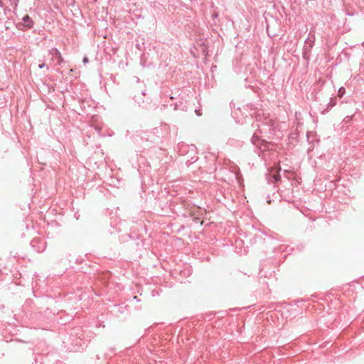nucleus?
<instances>
[{
  "label": "nucleus",
  "mask_w": 364,
  "mask_h": 364,
  "mask_svg": "<svg viewBox=\"0 0 364 364\" xmlns=\"http://www.w3.org/2000/svg\"><path fill=\"white\" fill-rule=\"evenodd\" d=\"M256 120L258 122H261V124H257L260 132H267L274 129V120L270 117L269 113H266L264 111L259 110L255 114Z\"/></svg>",
  "instance_id": "1"
},
{
  "label": "nucleus",
  "mask_w": 364,
  "mask_h": 364,
  "mask_svg": "<svg viewBox=\"0 0 364 364\" xmlns=\"http://www.w3.org/2000/svg\"><path fill=\"white\" fill-rule=\"evenodd\" d=\"M251 141L254 145L258 146V148L262 151L269 148V144L265 140L259 139V137L255 134L252 136Z\"/></svg>",
  "instance_id": "2"
},
{
  "label": "nucleus",
  "mask_w": 364,
  "mask_h": 364,
  "mask_svg": "<svg viewBox=\"0 0 364 364\" xmlns=\"http://www.w3.org/2000/svg\"><path fill=\"white\" fill-rule=\"evenodd\" d=\"M315 41L314 35L309 36L306 41L305 44L304 46V54H307L310 52L311 49L313 48Z\"/></svg>",
  "instance_id": "3"
},
{
  "label": "nucleus",
  "mask_w": 364,
  "mask_h": 364,
  "mask_svg": "<svg viewBox=\"0 0 364 364\" xmlns=\"http://www.w3.org/2000/svg\"><path fill=\"white\" fill-rule=\"evenodd\" d=\"M22 21L23 22V25L28 28H31L33 26V22L32 19L29 17V16L26 15L23 17Z\"/></svg>",
  "instance_id": "4"
},
{
  "label": "nucleus",
  "mask_w": 364,
  "mask_h": 364,
  "mask_svg": "<svg viewBox=\"0 0 364 364\" xmlns=\"http://www.w3.org/2000/svg\"><path fill=\"white\" fill-rule=\"evenodd\" d=\"M52 51L53 55L58 58V63L60 64L63 61L60 52L57 49H53Z\"/></svg>",
  "instance_id": "5"
},
{
  "label": "nucleus",
  "mask_w": 364,
  "mask_h": 364,
  "mask_svg": "<svg viewBox=\"0 0 364 364\" xmlns=\"http://www.w3.org/2000/svg\"><path fill=\"white\" fill-rule=\"evenodd\" d=\"M271 177L272 178V182H277L279 178H280V176L279 175V173H275L274 172H271Z\"/></svg>",
  "instance_id": "6"
},
{
  "label": "nucleus",
  "mask_w": 364,
  "mask_h": 364,
  "mask_svg": "<svg viewBox=\"0 0 364 364\" xmlns=\"http://www.w3.org/2000/svg\"><path fill=\"white\" fill-rule=\"evenodd\" d=\"M345 93V89L343 87H341L338 90V95L342 97Z\"/></svg>",
  "instance_id": "7"
},
{
  "label": "nucleus",
  "mask_w": 364,
  "mask_h": 364,
  "mask_svg": "<svg viewBox=\"0 0 364 364\" xmlns=\"http://www.w3.org/2000/svg\"><path fill=\"white\" fill-rule=\"evenodd\" d=\"M336 100H335V99L331 98V100H330V102H329L330 105H331V107H333V106H334V105H336Z\"/></svg>",
  "instance_id": "8"
},
{
  "label": "nucleus",
  "mask_w": 364,
  "mask_h": 364,
  "mask_svg": "<svg viewBox=\"0 0 364 364\" xmlns=\"http://www.w3.org/2000/svg\"><path fill=\"white\" fill-rule=\"evenodd\" d=\"M195 112H196V114L198 116H201V114H202V113L200 112V110L196 109V110H195Z\"/></svg>",
  "instance_id": "9"
},
{
  "label": "nucleus",
  "mask_w": 364,
  "mask_h": 364,
  "mask_svg": "<svg viewBox=\"0 0 364 364\" xmlns=\"http://www.w3.org/2000/svg\"><path fill=\"white\" fill-rule=\"evenodd\" d=\"M46 66V65L45 63H42V64H40V65H38V68H39L40 69H42V68H45Z\"/></svg>",
  "instance_id": "10"
},
{
  "label": "nucleus",
  "mask_w": 364,
  "mask_h": 364,
  "mask_svg": "<svg viewBox=\"0 0 364 364\" xmlns=\"http://www.w3.org/2000/svg\"><path fill=\"white\" fill-rule=\"evenodd\" d=\"M44 249H45L44 242H42V245H41V251H43V250H44ZM38 251L39 252V251H40V250H38Z\"/></svg>",
  "instance_id": "11"
},
{
  "label": "nucleus",
  "mask_w": 364,
  "mask_h": 364,
  "mask_svg": "<svg viewBox=\"0 0 364 364\" xmlns=\"http://www.w3.org/2000/svg\"><path fill=\"white\" fill-rule=\"evenodd\" d=\"M83 62H84L85 63H87V62H88V58H87V57H85V58H83Z\"/></svg>",
  "instance_id": "12"
},
{
  "label": "nucleus",
  "mask_w": 364,
  "mask_h": 364,
  "mask_svg": "<svg viewBox=\"0 0 364 364\" xmlns=\"http://www.w3.org/2000/svg\"><path fill=\"white\" fill-rule=\"evenodd\" d=\"M36 242H37V240H33L31 241V244L33 246H34V244H35Z\"/></svg>",
  "instance_id": "13"
},
{
  "label": "nucleus",
  "mask_w": 364,
  "mask_h": 364,
  "mask_svg": "<svg viewBox=\"0 0 364 364\" xmlns=\"http://www.w3.org/2000/svg\"><path fill=\"white\" fill-rule=\"evenodd\" d=\"M178 109V105H177V104H176V105H175L174 109Z\"/></svg>",
  "instance_id": "14"
},
{
  "label": "nucleus",
  "mask_w": 364,
  "mask_h": 364,
  "mask_svg": "<svg viewBox=\"0 0 364 364\" xmlns=\"http://www.w3.org/2000/svg\"><path fill=\"white\" fill-rule=\"evenodd\" d=\"M213 16L214 17H217V16H218V15H217L216 14H213Z\"/></svg>",
  "instance_id": "15"
}]
</instances>
